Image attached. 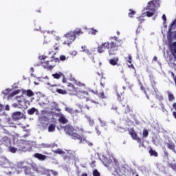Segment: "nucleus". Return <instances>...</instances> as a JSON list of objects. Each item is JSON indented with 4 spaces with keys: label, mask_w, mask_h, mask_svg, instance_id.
Listing matches in <instances>:
<instances>
[{
    "label": "nucleus",
    "mask_w": 176,
    "mask_h": 176,
    "mask_svg": "<svg viewBox=\"0 0 176 176\" xmlns=\"http://www.w3.org/2000/svg\"><path fill=\"white\" fill-rule=\"evenodd\" d=\"M134 14H135V11L129 9V12L128 14L129 17L133 18L134 17Z\"/></svg>",
    "instance_id": "obj_29"
},
{
    "label": "nucleus",
    "mask_w": 176,
    "mask_h": 176,
    "mask_svg": "<svg viewBox=\"0 0 176 176\" xmlns=\"http://www.w3.org/2000/svg\"><path fill=\"white\" fill-rule=\"evenodd\" d=\"M113 162L116 166V170H119V162H118V160L113 159Z\"/></svg>",
    "instance_id": "obj_39"
},
{
    "label": "nucleus",
    "mask_w": 176,
    "mask_h": 176,
    "mask_svg": "<svg viewBox=\"0 0 176 176\" xmlns=\"http://www.w3.org/2000/svg\"><path fill=\"white\" fill-rule=\"evenodd\" d=\"M19 93H20V91L19 90L14 91L13 92L11 93L10 96L14 97V96H16V94H19Z\"/></svg>",
    "instance_id": "obj_38"
},
{
    "label": "nucleus",
    "mask_w": 176,
    "mask_h": 176,
    "mask_svg": "<svg viewBox=\"0 0 176 176\" xmlns=\"http://www.w3.org/2000/svg\"><path fill=\"white\" fill-rule=\"evenodd\" d=\"M34 157H35L36 159H38L41 162H43V160H46V158L47 157L46 155H43V154L36 153L34 155Z\"/></svg>",
    "instance_id": "obj_13"
},
{
    "label": "nucleus",
    "mask_w": 176,
    "mask_h": 176,
    "mask_svg": "<svg viewBox=\"0 0 176 176\" xmlns=\"http://www.w3.org/2000/svg\"><path fill=\"white\" fill-rule=\"evenodd\" d=\"M117 99L122 107H126L127 104V98H124V91H122V89H118L116 91Z\"/></svg>",
    "instance_id": "obj_7"
},
{
    "label": "nucleus",
    "mask_w": 176,
    "mask_h": 176,
    "mask_svg": "<svg viewBox=\"0 0 176 176\" xmlns=\"http://www.w3.org/2000/svg\"><path fill=\"white\" fill-rule=\"evenodd\" d=\"M88 120L90 126H93L94 124V120H91V118H89Z\"/></svg>",
    "instance_id": "obj_45"
},
{
    "label": "nucleus",
    "mask_w": 176,
    "mask_h": 176,
    "mask_svg": "<svg viewBox=\"0 0 176 176\" xmlns=\"http://www.w3.org/2000/svg\"><path fill=\"white\" fill-rule=\"evenodd\" d=\"M52 76L54 79H60V78H62V76H63V74L62 72L55 73L52 74Z\"/></svg>",
    "instance_id": "obj_23"
},
{
    "label": "nucleus",
    "mask_w": 176,
    "mask_h": 176,
    "mask_svg": "<svg viewBox=\"0 0 176 176\" xmlns=\"http://www.w3.org/2000/svg\"><path fill=\"white\" fill-rule=\"evenodd\" d=\"M65 131L67 134L70 135L72 140H74V141H78L79 138L85 133V129L82 126H76V129H74V126L67 125L65 127ZM74 131H77L78 133H75Z\"/></svg>",
    "instance_id": "obj_2"
},
{
    "label": "nucleus",
    "mask_w": 176,
    "mask_h": 176,
    "mask_svg": "<svg viewBox=\"0 0 176 176\" xmlns=\"http://www.w3.org/2000/svg\"><path fill=\"white\" fill-rule=\"evenodd\" d=\"M77 97L80 100L86 98V101H91V102H92L93 104H100V101L98 100V99L90 100V98H89V92L86 91L78 92Z\"/></svg>",
    "instance_id": "obj_6"
},
{
    "label": "nucleus",
    "mask_w": 176,
    "mask_h": 176,
    "mask_svg": "<svg viewBox=\"0 0 176 176\" xmlns=\"http://www.w3.org/2000/svg\"><path fill=\"white\" fill-rule=\"evenodd\" d=\"M152 85H153V86H154L155 87H156V81H153Z\"/></svg>",
    "instance_id": "obj_54"
},
{
    "label": "nucleus",
    "mask_w": 176,
    "mask_h": 176,
    "mask_svg": "<svg viewBox=\"0 0 176 176\" xmlns=\"http://www.w3.org/2000/svg\"><path fill=\"white\" fill-rule=\"evenodd\" d=\"M105 49H107L109 56H116V54L119 51V45L118 43L113 41L102 43L98 47V53H104Z\"/></svg>",
    "instance_id": "obj_1"
},
{
    "label": "nucleus",
    "mask_w": 176,
    "mask_h": 176,
    "mask_svg": "<svg viewBox=\"0 0 176 176\" xmlns=\"http://www.w3.org/2000/svg\"><path fill=\"white\" fill-rule=\"evenodd\" d=\"M30 69H31L32 72H34V67H31Z\"/></svg>",
    "instance_id": "obj_62"
},
{
    "label": "nucleus",
    "mask_w": 176,
    "mask_h": 176,
    "mask_svg": "<svg viewBox=\"0 0 176 176\" xmlns=\"http://www.w3.org/2000/svg\"><path fill=\"white\" fill-rule=\"evenodd\" d=\"M26 96L28 97H32V96H34V92L32 91H31L30 89H28L26 91Z\"/></svg>",
    "instance_id": "obj_31"
},
{
    "label": "nucleus",
    "mask_w": 176,
    "mask_h": 176,
    "mask_svg": "<svg viewBox=\"0 0 176 176\" xmlns=\"http://www.w3.org/2000/svg\"><path fill=\"white\" fill-rule=\"evenodd\" d=\"M21 116V112H20V111H16L12 114V118L15 120H19V119H20Z\"/></svg>",
    "instance_id": "obj_19"
},
{
    "label": "nucleus",
    "mask_w": 176,
    "mask_h": 176,
    "mask_svg": "<svg viewBox=\"0 0 176 176\" xmlns=\"http://www.w3.org/2000/svg\"><path fill=\"white\" fill-rule=\"evenodd\" d=\"M117 34H118V35H120V32H117Z\"/></svg>",
    "instance_id": "obj_64"
},
{
    "label": "nucleus",
    "mask_w": 176,
    "mask_h": 176,
    "mask_svg": "<svg viewBox=\"0 0 176 176\" xmlns=\"http://www.w3.org/2000/svg\"><path fill=\"white\" fill-rule=\"evenodd\" d=\"M92 174L93 176H101V174L100 173V172H98L97 169L94 170Z\"/></svg>",
    "instance_id": "obj_33"
},
{
    "label": "nucleus",
    "mask_w": 176,
    "mask_h": 176,
    "mask_svg": "<svg viewBox=\"0 0 176 176\" xmlns=\"http://www.w3.org/2000/svg\"><path fill=\"white\" fill-rule=\"evenodd\" d=\"M82 49V52H83L84 53H86V54H87L88 56H91V50H89V49H87V47L86 45L82 46L81 47Z\"/></svg>",
    "instance_id": "obj_18"
},
{
    "label": "nucleus",
    "mask_w": 176,
    "mask_h": 176,
    "mask_svg": "<svg viewBox=\"0 0 176 176\" xmlns=\"http://www.w3.org/2000/svg\"><path fill=\"white\" fill-rule=\"evenodd\" d=\"M43 148H51L52 145L49 144H42Z\"/></svg>",
    "instance_id": "obj_40"
},
{
    "label": "nucleus",
    "mask_w": 176,
    "mask_h": 176,
    "mask_svg": "<svg viewBox=\"0 0 176 176\" xmlns=\"http://www.w3.org/2000/svg\"><path fill=\"white\" fill-rule=\"evenodd\" d=\"M148 153L150 156H154V157H157V156H159V154L156 152V151L152 149V148L148 151Z\"/></svg>",
    "instance_id": "obj_20"
},
{
    "label": "nucleus",
    "mask_w": 176,
    "mask_h": 176,
    "mask_svg": "<svg viewBox=\"0 0 176 176\" xmlns=\"http://www.w3.org/2000/svg\"><path fill=\"white\" fill-rule=\"evenodd\" d=\"M107 160V164H105V166H109V164H111L112 163V160Z\"/></svg>",
    "instance_id": "obj_47"
},
{
    "label": "nucleus",
    "mask_w": 176,
    "mask_h": 176,
    "mask_svg": "<svg viewBox=\"0 0 176 176\" xmlns=\"http://www.w3.org/2000/svg\"><path fill=\"white\" fill-rule=\"evenodd\" d=\"M60 60L61 61H65V60H67V57H65V56H64V55H61V56H60Z\"/></svg>",
    "instance_id": "obj_42"
},
{
    "label": "nucleus",
    "mask_w": 176,
    "mask_h": 176,
    "mask_svg": "<svg viewBox=\"0 0 176 176\" xmlns=\"http://www.w3.org/2000/svg\"><path fill=\"white\" fill-rule=\"evenodd\" d=\"M97 32H98V31L94 28H91L89 31V33L91 34V35H96Z\"/></svg>",
    "instance_id": "obj_34"
},
{
    "label": "nucleus",
    "mask_w": 176,
    "mask_h": 176,
    "mask_svg": "<svg viewBox=\"0 0 176 176\" xmlns=\"http://www.w3.org/2000/svg\"><path fill=\"white\" fill-rule=\"evenodd\" d=\"M48 131L49 133H53L56 131V124H51L48 126Z\"/></svg>",
    "instance_id": "obj_21"
},
{
    "label": "nucleus",
    "mask_w": 176,
    "mask_h": 176,
    "mask_svg": "<svg viewBox=\"0 0 176 176\" xmlns=\"http://www.w3.org/2000/svg\"><path fill=\"white\" fill-rule=\"evenodd\" d=\"M58 49V46L54 45V50H57Z\"/></svg>",
    "instance_id": "obj_58"
},
{
    "label": "nucleus",
    "mask_w": 176,
    "mask_h": 176,
    "mask_svg": "<svg viewBox=\"0 0 176 176\" xmlns=\"http://www.w3.org/2000/svg\"><path fill=\"white\" fill-rule=\"evenodd\" d=\"M165 155H166V156H168V153L165 152Z\"/></svg>",
    "instance_id": "obj_63"
},
{
    "label": "nucleus",
    "mask_w": 176,
    "mask_h": 176,
    "mask_svg": "<svg viewBox=\"0 0 176 176\" xmlns=\"http://www.w3.org/2000/svg\"><path fill=\"white\" fill-rule=\"evenodd\" d=\"M8 149L11 153H16L17 152V148L16 147L10 146Z\"/></svg>",
    "instance_id": "obj_30"
},
{
    "label": "nucleus",
    "mask_w": 176,
    "mask_h": 176,
    "mask_svg": "<svg viewBox=\"0 0 176 176\" xmlns=\"http://www.w3.org/2000/svg\"><path fill=\"white\" fill-rule=\"evenodd\" d=\"M95 129L98 135H101V131H100V129H98V126H96Z\"/></svg>",
    "instance_id": "obj_43"
},
{
    "label": "nucleus",
    "mask_w": 176,
    "mask_h": 176,
    "mask_svg": "<svg viewBox=\"0 0 176 176\" xmlns=\"http://www.w3.org/2000/svg\"><path fill=\"white\" fill-rule=\"evenodd\" d=\"M96 164V161H92L91 163H90V166H95Z\"/></svg>",
    "instance_id": "obj_53"
},
{
    "label": "nucleus",
    "mask_w": 176,
    "mask_h": 176,
    "mask_svg": "<svg viewBox=\"0 0 176 176\" xmlns=\"http://www.w3.org/2000/svg\"><path fill=\"white\" fill-rule=\"evenodd\" d=\"M10 161L8 158L2 157L0 159V166H1V167H3L4 168H8L10 167Z\"/></svg>",
    "instance_id": "obj_10"
},
{
    "label": "nucleus",
    "mask_w": 176,
    "mask_h": 176,
    "mask_svg": "<svg viewBox=\"0 0 176 176\" xmlns=\"http://www.w3.org/2000/svg\"><path fill=\"white\" fill-rule=\"evenodd\" d=\"M62 82L63 83H67V78H65V76L63 74V76H62Z\"/></svg>",
    "instance_id": "obj_44"
},
{
    "label": "nucleus",
    "mask_w": 176,
    "mask_h": 176,
    "mask_svg": "<svg viewBox=\"0 0 176 176\" xmlns=\"http://www.w3.org/2000/svg\"><path fill=\"white\" fill-rule=\"evenodd\" d=\"M153 60L154 61H157V56H154L153 57Z\"/></svg>",
    "instance_id": "obj_55"
},
{
    "label": "nucleus",
    "mask_w": 176,
    "mask_h": 176,
    "mask_svg": "<svg viewBox=\"0 0 176 176\" xmlns=\"http://www.w3.org/2000/svg\"><path fill=\"white\" fill-rule=\"evenodd\" d=\"M36 109H35V107H32V109H29L28 111V115H34L35 113V112H36Z\"/></svg>",
    "instance_id": "obj_27"
},
{
    "label": "nucleus",
    "mask_w": 176,
    "mask_h": 176,
    "mask_svg": "<svg viewBox=\"0 0 176 176\" xmlns=\"http://www.w3.org/2000/svg\"><path fill=\"white\" fill-rule=\"evenodd\" d=\"M81 176H87V173H82Z\"/></svg>",
    "instance_id": "obj_59"
},
{
    "label": "nucleus",
    "mask_w": 176,
    "mask_h": 176,
    "mask_svg": "<svg viewBox=\"0 0 176 176\" xmlns=\"http://www.w3.org/2000/svg\"><path fill=\"white\" fill-rule=\"evenodd\" d=\"M162 20H164V22L167 21V18L164 14L162 15Z\"/></svg>",
    "instance_id": "obj_50"
},
{
    "label": "nucleus",
    "mask_w": 176,
    "mask_h": 176,
    "mask_svg": "<svg viewBox=\"0 0 176 176\" xmlns=\"http://www.w3.org/2000/svg\"><path fill=\"white\" fill-rule=\"evenodd\" d=\"M125 61L129 68L135 69L134 65H133V56H131V54H129L128 57H125Z\"/></svg>",
    "instance_id": "obj_11"
},
{
    "label": "nucleus",
    "mask_w": 176,
    "mask_h": 176,
    "mask_svg": "<svg viewBox=\"0 0 176 176\" xmlns=\"http://www.w3.org/2000/svg\"><path fill=\"white\" fill-rule=\"evenodd\" d=\"M142 135H143V138H146V137H148V135H149V132L148 131V130L144 129Z\"/></svg>",
    "instance_id": "obj_32"
},
{
    "label": "nucleus",
    "mask_w": 176,
    "mask_h": 176,
    "mask_svg": "<svg viewBox=\"0 0 176 176\" xmlns=\"http://www.w3.org/2000/svg\"><path fill=\"white\" fill-rule=\"evenodd\" d=\"M41 126L43 129H46L47 126H49V123H47V117H43L41 120Z\"/></svg>",
    "instance_id": "obj_14"
},
{
    "label": "nucleus",
    "mask_w": 176,
    "mask_h": 176,
    "mask_svg": "<svg viewBox=\"0 0 176 176\" xmlns=\"http://www.w3.org/2000/svg\"><path fill=\"white\" fill-rule=\"evenodd\" d=\"M38 60H40V61H42V60H46V58H47V56H45V55L38 56Z\"/></svg>",
    "instance_id": "obj_36"
},
{
    "label": "nucleus",
    "mask_w": 176,
    "mask_h": 176,
    "mask_svg": "<svg viewBox=\"0 0 176 176\" xmlns=\"http://www.w3.org/2000/svg\"><path fill=\"white\" fill-rule=\"evenodd\" d=\"M124 113H130L131 112V109H130V107L127 103L126 104L125 107H124Z\"/></svg>",
    "instance_id": "obj_24"
},
{
    "label": "nucleus",
    "mask_w": 176,
    "mask_h": 176,
    "mask_svg": "<svg viewBox=\"0 0 176 176\" xmlns=\"http://www.w3.org/2000/svg\"><path fill=\"white\" fill-rule=\"evenodd\" d=\"M160 6V1L159 0H152L148 2L147 7L146 8V10H151V12H146L147 17H152L155 12H156V9Z\"/></svg>",
    "instance_id": "obj_3"
},
{
    "label": "nucleus",
    "mask_w": 176,
    "mask_h": 176,
    "mask_svg": "<svg viewBox=\"0 0 176 176\" xmlns=\"http://www.w3.org/2000/svg\"><path fill=\"white\" fill-rule=\"evenodd\" d=\"M24 172L25 175H32V172H31V168L24 166Z\"/></svg>",
    "instance_id": "obj_22"
},
{
    "label": "nucleus",
    "mask_w": 176,
    "mask_h": 176,
    "mask_svg": "<svg viewBox=\"0 0 176 176\" xmlns=\"http://www.w3.org/2000/svg\"><path fill=\"white\" fill-rule=\"evenodd\" d=\"M78 141L79 144H87L89 146H91L93 145V144L89 140H87L86 137H85V135H83L82 134H81V136L79 137V139L78 140Z\"/></svg>",
    "instance_id": "obj_12"
},
{
    "label": "nucleus",
    "mask_w": 176,
    "mask_h": 176,
    "mask_svg": "<svg viewBox=\"0 0 176 176\" xmlns=\"http://www.w3.org/2000/svg\"><path fill=\"white\" fill-rule=\"evenodd\" d=\"M55 153H58V155H64L65 154V151H63V150L58 148L56 151H55Z\"/></svg>",
    "instance_id": "obj_35"
},
{
    "label": "nucleus",
    "mask_w": 176,
    "mask_h": 176,
    "mask_svg": "<svg viewBox=\"0 0 176 176\" xmlns=\"http://www.w3.org/2000/svg\"><path fill=\"white\" fill-rule=\"evenodd\" d=\"M129 134H130L132 140L137 141V142L139 144L140 148H141L142 146H145V144H144V141H142L140 138H138V135H137V133L135 132V131H134V129H131L129 131Z\"/></svg>",
    "instance_id": "obj_8"
},
{
    "label": "nucleus",
    "mask_w": 176,
    "mask_h": 176,
    "mask_svg": "<svg viewBox=\"0 0 176 176\" xmlns=\"http://www.w3.org/2000/svg\"><path fill=\"white\" fill-rule=\"evenodd\" d=\"M58 122L62 123V124H67L68 123V119L64 115L61 114L58 118Z\"/></svg>",
    "instance_id": "obj_15"
},
{
    "label": "nucleus",
    "mask_w": 176,
    "mask_h": 176,
    "mask_svg": "<svg viewBox=\"0 0 176 176\" xmlns=\"http://www.w3.org/2000/svg\"><path fill=\"white\" fill-rule=\"evenodd\" d=\"M168 97L169 101H174L175 100L174 95L170 92L168 93Z\"/></svg>",
    "instance_id": "obj_28"
},
{
    "label": "nucleus",
    "mask_w": 176,
    "mask_h": 176,
    "mask_svg": "<svg viewBox=\"0 0 176 176\" xmlns=\"http://www.w3.org/2000/svg\"><path fill=\"white\" fill-rule=\"evenodd\" d=\"M72 32L74 34L76 38V36H80V35H83L84 34L83 31H82V29H79V28L76 29Z\"/></svg>",
    "instance_id": "obj_16"
},
{
    "label": "nucleus",
    "mask_w": 176,
    "mask_h": 176,
    "mask_svg": "<svg viewBox=\"0 0 176 176\" xmlns=\"http://www.w3.org/2000/svg\"><path fill=\"white\" fill-rule=\"evenodd\" d=\"M6 111H9V106H6Z\"/></svg>",
    "instance_id": "obj_61"
},
{
    "label": "nucleus",
    "mask_w": 176,
    "mask_h": 176,
    "mask_svg": "<svg viewBox=\"0 0 176 176\" xmlns=\"http://www.w3.org/2000/svg\"><path fill=\"white\" fill-rule=\"evenodd\" d=\"M3 109V106L2 104H0V111H2Z\"/></svg>",
    "instance_id": "obj_57"
},
{
    "label": "nucleus",
    "mask_w": 176,
    "mask_h": 176,
    "mask_svg": "<svg viewBox=\"0 0 176 176\" xmlns=\"http://www.w3.org/2000/svg\"><path fill=\"white\" fill-rule=\"evenodd\" d=\"M100 85L102 86V87H105V84L100 82Z\"/></svg>",
    "instance_id": "obj_56"
},
{
    "label": "nucleus",
    "mask_w": 176,
    "mask_h": 176,
    "mask_svg": "<svg viewBox=\"0 0 176 176\" xmlns=\"http://www.w3.org/2000/svg\"><path fill=\"white\" fill-rule=\"evenodd\" d=\"M140 89L146 95V91H145V87H144V85H141Z\"/></svg>",
    "instance_id": "obj_48"
},
{
    "label": "nucleus",
    "mask_w": 176,
    "mask_h": 176,
    "mask_svg": "<svg viewBox=\"0 0 176 176\" xmlns=\"http://www.w3.org/2000/svg\"><path fill=\"white\" fill-rule=\"evenodd\" d=\"M56 93H58V94H67V93H69V94H75L76 91H78V88L75 87L74 84L68 83L67 87L66 88V90L61 89L60 88H55Z\"/></svg>",
    "instance_id": "obj_5"
},
{
    "label": "nucleus",
    "mask_w": 176,
    "mask_h": 176,
    "mask_svg": "<svg viewBox=\"0 0 176 176\" xmlns=\"http://www.w3.org/2000/svg\"><path fill=\"white\" fill-rule=\"evenodd\" d=\"M98 98H100V100H105V98H107V96H105V94L102 91L101 93H99L98 94Z\"/></svg>",
    "instance_id": "obj_26"
},
{
    "label": "nucleus",
    "mask_w": 176,
    "mask_h": 176,
    "mask_svg": "<svg viewBox=\"0 0 176 176\" xmlns=\"http://www.w3.org/2000/svg\"><path fill=\"white\" fill-rule=\"evenodd\" d=\"M59 63L60 59L58 58L54 57V55L51 56V60H47V61H40L36 65H34L35 67H39V65H41L42 67L44 68V69H46L47 71H52L54 68V66L53 65H50L49 63Z\"/></svg>",
    "instance_id": "obj_4"
},
{
    "label": "nucleus",
    "mask_w": 176,
    "mask_h": 176,
    "mask_svg": "<svg viewBox=\"0 0 176 176\" xmlns=\"http://www.w3.org/2000/svg\"><path fill=\"white\" fill-rule=\"evenodd\" d=\"M65 111H66V112H68L69 113H71V115H72V113H73V111L74 109H71L69 107H66L65 109Z\"/></svg>",
    "instance_id": "obj_37"
},
{
    "label": "nucleus",
    "mask_w": 176,
    "mask_h": 176,
    "mask_svg": "<svg viewBox=\"0 0 176 176\" xmlns=\"http://www.w3.org/2000/svg\"><path fill=\"white\" fill-rule=\"evenodd\" d=\"M60 87V85H51V87L52 89H54V87Z\"/></svg>",
    "instance_id": "obj_52"
},
{
    "label": "nucleus",
    "mask_w": 176,
    "mask_h": 176,
    "mask_svg": "<svg viewBox=\"0 0 176 176\" xmlns=\"http://www.w3.org/2000/svg\"><path fill=\"white\" fill-rule=\"evenodd\" d=\"M159 100H160L161 101L163 100V97L161 96L159 97Z\"/></svg>",
    "instance_id": "obj_60"
},
{
    "label": "nucleus",
    "mask_w": 176,
    "mask_h": 176,
    "mask_svg": "<svg viewBox=\"0 0 176 176\" xmlns=\"http://www.w3.org/2000/svg\"><path fill=\"white\" fill-rule=\"evenodd\" d=\"M109 64H111V65H118V63H119V58L118 57H115L113 58H111L109 60Z\"/></svg>",
    "instance_id": "obj_17"
},
{
    "label": "nucleus",
    "mask_w": 176,
    "mask_h": 176,
    "mask_svg": "<svg viewBox=\"0 0 176 176\" xmlns=\"http://www.w3.org/2000/svg\"><path fill=\"white\" fill-rule=\"evenodd\" d=\"M167 147L168 148V149L174 151L175 149V144L173 142H170L167 144Z\"/></svg>",
    "instance_id": "obj_25"
},
{
    "label": "nucleus",
    "mask_w": 176,
    "mask_h": 176,
    "mask_svg": "<svg viewBox=\"0 0 176 176\" xmlns=\"http://www.w3.org/2000/svg\"><path fill=\"white\" fill-rule=\"evenodd\" d=\"M138 21L141 23H144V21H145V20L144 19H142L141 16L140 17H138Z\"/></svg>",
    "instance_id": "obj_46"
},
{
    "label": "nucleus",
    "mask_w": 176,
    "mask_h": 176,
    "mask_svg": "<svg viewBox=\"0 0 176 176\" xmlns=\"http://www.w3.org/2000/svg\"><path fill=\"white\" fill-rule=\"evenodd\" d=\"M65 36L67 38V41H65L63 43L64 45H67L68 46H69V45L76 39V37H75L72 32L66 34Z\"/></svg>",
    "instance_id": "obj_9"
},
{
    "label": "nucleus",
    "mask_w": 176,
    "mask_h": 176,
    "mask_svg": "<svg viewBox=\"0 0 176 176\" xmlns=\"http://www.w3.org/2000/svg\"><path fill=\"white\" fill-rule=\"evenodd\" d=\"M170 168H172L175 171H176V165L175 164H171Z\"/></svg>",
    "instance_id": "obj_51"
},
{
    "label": "nucleus",
    "mask_w": 176,
    "mask_h": 176,
    "mask_svg": "<svg viewBox=\"0 0 176 176\" xmlns=\"http://www.w3.org/2000/svg\"><path fill=\"white\" fill-rule=\"evenodd\" d=\"M111 39H114V42H116V41H118V36H113V37H111Z\"/></svg>",
    "instance_id": "obj_49"
},
{
    "label": "nucleus",
    "mask_w": 176,
    "mask_h": 176,
    "mask_svg": "<svg viewBox=\"0 0 176 176\" xmlns=\"http://www.w3.org/2000/svg\"><path fill=\"white\" fill-rule=\"evenodd\" d=\"M78 113H79V111L76 109V110H73V113H72V115L76 116L78 115Z\"/></svg>",
    "instance_id": "obj_41"
}]
</instances>
